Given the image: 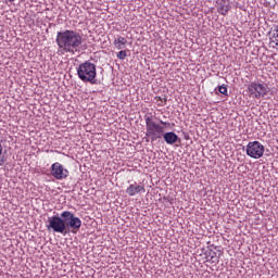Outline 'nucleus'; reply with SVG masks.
Masks as SVG:
<instances>
[{
	"mask_svg": "<svg viewBox=\"0 0 278 278\" xmlns=\"http://www.w3.org/2000/svg\"><path fill=\"white\" fill-rule=\"evenodd\" d=\"M81 35L75 30H63L56 34V45L62 53H75L81 47Z\"/></svg>",
	"mask_w": 278,
	"mask_h": 278,
	"instance_id": "f257e3e1",
	"label": "nucleus"
},
{
	"mask_svg": "<svg viewBox=\"0 0 278 278\" xmlns=\"http://www.w3.org/2000/svg\"><path fill=\"white\" fill-rule=\"evenodd\" d=\"M77 75L81 81L97 84V65L90 61L79 64Z\"/></svg>",
	"mask_w": 278,
	"mask_h": 278,
	"instance_id": "f03ea898",
	"label": "nucleus"
},
{
	"mask_svg": "<svg viewBox=\"0 0 278 278\" xmlns=\"http://www.w3.org/2000/svg\"><path fill=\"white\" fill-rule=\"evenodd\" d=\"M268 92H270V87L262 80L251 81L248 85V94L250 99H264V97L268 96Z\"/></svg>",
	"mask_w": 278,
	"mask_h": 278,
	"instance_id": "7ed1b4c3",
	"label": "nucleus"
},
{
	"mask_svg": "<svg viewBox=\"0 0 278 278\" xmlns=\"http://www.w3.org/2000/svg\"><path fill=\"white\" fill-rule=\"evenodd\" d=\"M47 229L48 231H53V233H61L62 236H66V233H68L66 228V218L62 216V213L61 216L53 215L48 217Z\"/></svg>",
	"mask_w": 278,
	"mask_h": 278,
	"instance_id": "20e7f679",
	"label": "nucleus"
},
{
	"mask_svg": "<svg viewBox=\"0 0 278 278\" xmlns=\"http://www.w3.org/2000/svg\"><path fill=\"white\" fill-rule=\"evenodd\" d=\"M146 125L147 136L149 139H151L152 142H155V140H160V138L164 136V126L155 124V122H153V118L146 117Z\"/></svg>",
	"mask_w": 278,
	"mask_h": 278,
	"instance_id": "39448f33",
	"label": "nucleus"
},
{
	"mask_svg": "<svg viewBox=\"0 0 278 278\" xmlns=\"http://www.w3.org/2000/svg\"><path fill=\"white\" fill-rule=\"evenodd\" d=\"M63 218H65V226L67 229V233L73 229V231H79L81 229V219L76 217L75 214L71 211L62 212Z\"/></svg>",
	"mask_w": 278,
	"mask_h": 278,
	"instance_id": "423d86ee",
	"label": "nucleus"
},
{
	"mask_svg": "<svg viewBox=\"0 0 278 278\" xmlns=\"http://www.w3.org/2000/svg\"><path fill=\"white\" fill-rule=\"evenodd\" d=\"M264 144L260 141H250L247 146V155L253 160H260L264 155Z\"/></svg>",
	"mask_w": 278,
	"mask_h": 278,
	"instance_id": "0eeeda50",
	"label": "nucleus"
},
{
	"mask_svg": "<svg viewBox=\"0 0 278 278\" xmlns=\"http://www.w3.org/2000/svg\"><path fill=\"white\" fill-rule=\"evenodd\" d=\"M50 173L54 179L59 180L66 179L70 175L68 169L64 168V166L58 162L51 165Z\"/></svg>",
	"mask_w": 278,
	"mask_h": 278,
	"instance_id": "6e6552de",
	"label": "nucleus"
},
{
	"mask_svg": "<svg viewBox=\"0 0 278 278\" xmlns=\"http://www.w3.org/2000/svg\"><path fill=\"white\" fill-rule=\"evenodd\" d=\"M216 3L218 14H222V16H227L229 10H231L229 2H227V0H217Z\"/></svg>",
	"mask_w": 278,
	"mask_h": 278,
	"instance_id": "1a4fd4ad",
	"label": "nucleus"
},
{
	"mask_svg": "<svg viewBox=\"0 0 278 278\" xmlns=\"http://www.w3.org/2000/svg\"><path fill=\"white\" fill-rule=\"evenodd\" d=\"M163 137L167 144H175V142H177V140H179V136H177V134H175L173 131L163 134Z\"/></svg>",
	"mask_w": 278,
	"mask_h": 278,
	"instance_id": "9d476101",
	"label": "nucleus"
},
{
	"mask_svg": "<svg viewBox=\"0 0 278 278\" xmlns=\"http://www.w3.org/2000/svg\"><path fill=\"white\" fill-rule=\"evenodd\" d=\"M113 45L115 46V49H125V45H127V39H125V37L119 36L114 40Z\"/></svg>",
	"mask_w": 278,
	"mask_h": 278,
	"instance_id": "9b49d317",
	"label": "nucleus"
},
{
	"mask_svg": "<svg viewBox=\"0 0 278 278\" xmlns=\"http://www.w3.org/2000/svg\"><path fill=\"white\" fill-rule=\"evenodd\" d=\"M126 192L129 194V197H134V194H138V192H140V186L130 185Z\"/></svg>",
	"mask_w": 278,
	"mask_h": 278,
	"instance_id": "f8f14e48",
	"label": "nucleus"
},
{
	"mask_svg": "<svg viewBox=\"0 0 278 278\" xmlns=\"http://www.w3.org/2000/svg\"><path fill=\"white\" fill-rule=\"evenodd\" d=\"M275 31H276L274 34L275 40L270 41V47H273V49H278V26H276Z\"/></svg>",
	"mask_w": 278,
	"mask_h": 278,
	"instance_id": "ddd939ff",
	"label": "nucleus"
},
{
	"mask_svg": "<svg viewBox=\"0 0 278 278\" xmlns=\"http://www.w3.org/2000/svg\"><path fill=\"white\" fill-rule=\"evenodd\" d=\"M218 92L220 93V94H225V97H227V85H222V86H219L218 87Z\"/></svg>",
	"mask_w": 278,
	"mask_h": 278,
	"instance_id": "4468645a",
	"label": "nucleus"
},
{
	"mask_svg": "<svg viewBox=\"0 0 278 278\" xmlns=\"http://www.w3.org/2000/svg\"><path fill=\"white\" fill-rule=\"evenodd\" d=\"M118 60H125L127 58V52L125 50H122L117 53Z\"/></svg>",
	"mask_w": 278,
	"mask_h": 278,
	"instance_id": "2eb2a0df",
	"label": "nucleus"
},
{
	"mask_svg": "<svg viewBox=\"0 0 278 278\" xmlns=\"http://www.w3.org/2000/svg\"><path fill=\"white\" fill-rule=\"evenodd\" d=\"M211 262H212L213 264H218V262H219L218 256L212 255V256H211Z\"/></svg>",
	"mask_w": 278,
	"mask_h": 278,
	"instance_id": "dca6fc26",
	"label": "nucleus"
},
{
	"mask_svg": "<svg viewBox=\"0 0 278 278\" xmlns=\"http://www.w3.org/2000/svg\"><path fill=\"white\" fill-rule=\"evenodd\" d=\"M1 153H3V144H1V141H0V155Z\"/></svg>",
	"mask_w": 278,
	"mask_h": 278,
	"instance_id": "f3484780",
	"label": "nucleus"
},
{
	"mask_svg": "<svg viewBox=\"0 0 278 278\" xmlns=\"http://www.w3.org/2000/svg\"><path fill=\"white\" fill-rule=\"evenodd\" d=\"M155 99H156V101H161V103H164V101L162 100L161 97H156Z\"/></svg>",
	"mask_w": 278,
	"mask_h": 278,
	"instance_id": "a211bd4d",
	"label": "nucleus"
},
{
	"mask_svg": "<svg viewBox=\"0 0 278 278\" xmlns=\"http://www.w3.org/2000/svg\"><path fill=\"white\" fill-rule=\"evenodd\" d=\"M161 125H170V124H168V123H166V122H164V121H161Z\"/></svg>",
	"mask_w": 278,
	"mask_h": 278,
	"instance_id": "6ab92c4d",
	"label": "nucleus"
},
{
	"mask_svg": "<svg viewBox=\"0 0 278 278\" xmlns=\"http://www.w3.org/2000/svg\"><path fill=\"white\" fill-rule=\"evenodd\" d=\"M9 3H14L15 0H5Z\"/></svg>",
	"mask_w": 278,
	"mask_h": 278,
	"instance_id": "aec40b11",
	"label": "nucleus"
},
{
	"mask_svg": "<svg viewBox=\"0 0 278 278\" xmlns=\"http://www.w3.org/2000/svg\"><path fill=\"white\" fill-rule=\"evenodd\" d=\"M3 162H4L3 160H0V166H2Z\"/></svg>",
	"mask_w": 278,
	"mask_h": 278,
	"instance_id": "412c9836",
	"label": "nucleus"
},
{
	"mask_svg": "<svg viewBox=\"0 0 278 278\" xmlns=\"http://www.w3.org/2000/svg\"><path fill=\"white\" fill-rule=\"evenodd\" d=\"M164 103H166V99H164Z\"/></svg>",
	"mask_w": 278,
	"mask_h": 278,
	"instance_id": "4be33fe9",
	"label": "nucleus"
}]
</instances>
